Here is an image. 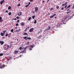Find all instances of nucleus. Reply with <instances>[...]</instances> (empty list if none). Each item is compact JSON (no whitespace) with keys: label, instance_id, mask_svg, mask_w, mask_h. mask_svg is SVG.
<instances>
[{"label":"nucleus","instance_id":"41","mask_svg":"<svg viewBox=\"0 0 74 74\" xmlns=\"http://www.w3.org/2000/svg\"><path fill=\"white\" fill-rule=\"evenodd\" d=\"M2 17H1V16H0V21H1V20L2 19Z\"/></svg>","mask_w":74,"mask_h":74},{"label":"nucleus","instance_id":"50","mask_svg":"<svg viewBox=\"0 0 74 74\" xmlns=\"http://www.w3.org/2000/svg\"><path fill=\"white\" fill-rule=\"evenodd\" d=\"M64 7H62V8H61V10H64Z\"/></svg>","mask_w":74,"mask_h":74},{"label":"nucleus","instance_id":"1","mask_svg":"<svg viewBox=\"0 0 74 74\" xmlns=\"http://www.w3.org/2000/svg\"><path fill=\"white\" fill-rule=\"evenodd\" d=\"M10 46L8 45L5 44V45L4 46H3V48L5 50H7L8 49Z\"/></svg>","mask_w":74,"mask_h":74},{"label":"nucleus","instance_id":"40","mask_svg":"<svg viewBox=\"0 0 74 74\" xmlns=\"http://www.w3.org/2000/svg\"><path fill=\"white\" fill-rule=\"evenodd\" d=\"M19 22V20H18L17 21V23H18Z\"/></svg>","mask_w":74,"mask_h":74},{"label":"nucleus","instance_id":"39","mask_svg":"<svg viewBox=\"0 0 74 74\" xmlns=\"http://www.w3.org/2000/svg\"><path fill=\"white\" fill-rule=\"evenodd\" d=\"M64 5H66L65 3V4L63 3L62 5V6H64Z\"/></svg>","mask_w":74,"mask_h":74},{"label":"nucleus","instance_id":"63","mask_svg":"<svg viewBox=\"0 0 74 74\" xmlns=\"http://www.w3.org/2000/svg\"><path fill=\"white\" fill-rule=\"evenodd\" d=\"M30 2H29V3H28V4L29 5V4H30Z\"/></svg>","mask_w":74,"mask_h":74},{"label":"nucleus","instance_id":"18","mask_svg":"<svg viewBox=\"0 0 74 74\" xmlns=\"http://www.w3.org/2000/svg\"><path fill=\"white\" fill-rule=\"evenodd\" d=\"M8 35V33H6V34H5V37H7Z\"/></svg>","mask_w":74,"mask_h":74},{"label":"nucleus","instance_id":"32","mask_svg":"<svg viewBox=\"0 0 74 74\" xmlns=\"http://www.w3.org/2000/svg\"><path fill=\"white\" fill-rule=\"evenodd\" d=\"M3 34H5V32L6 31V30H3Z\"/></svg>","mask_w":74,"mask_h":74},{"label":"nucleus","instance_id":"20","mask_svg":"<svg viewBox=\"0 0 74 74\" xmlns=\"http://www.w3.org/2000/svg\"><path fill=\"white\" fill-rule=\"evenodd\" d=\"M12 14V13H11V12H9L8 13V15H11Z\"/></svg>","mask_w":74,"mask_h":74},{"label":"nucleus","instance_id":"54","mask_svg":"<svg viewBox=\"0 0 74 74\" xmlns=\"http://www.w3.org/2000/svg\"><path fill=\"white\" fill-rule=\"evenodd\" d=\"M3 20H0V22H3Z\"/></svg>","mask_w":74,"mask_h":74},{"label":"nucleus","instance_id":"60","mask_svg":"<svg viewBox=\"0 0 74 74\" xmlns=\"http://www.w3.org/2000/svg\"><path fill=\"white\" fill-rule=\"evenodd\" d=\"M73 15L71 16V18H72V17H73Z\"/></svg>","mask_w":74,"mask_h":74},{"label":"nucleus","instance_id":"15","mask_svg":"<svg viewBox=\"0 0 74 74\" xmlns=\"http://www.w3.org/2000/svg\"><path fill=\"white\" fill-rule=\"evenodd\" d=\"M35 46L34 44L33 45H31V47L32 48H33V47H34Z\"/></svg>","mask_w":74,"mask_h":74},{"label":"nucleus","instance_id":"37","mask_svg":"<svg viewBox=\"0 0 74 74\" xmlns=\"http://www.w3.org/2000/svg\"><path fill=\"white\" fill-rule=\"evenodd\" d=\"M27 38V39H28L29 40H30L31 39V38H30V37H28V38Z\"/></svg>","mask_w":74,"mask_h":74},{"label":"nucleus","instance_id":"11","mask_svg":"<svg viewBox=\"0 0 74 74\" xmlns=\"http://www.w3.org/2000/svg\"><path fill=\"white\" fill-rule=\"evenodd\" d=\"M56 15V14H54L53 15H52L51 16H50V18H52L54 16H55V15Z\"/></svg>","mask_w":74,"mask_h":74},{"label":"nucleus","instance_id":"14","mask_svg":"<svg viewBox=\"0 0 74 74\" xmlns=\"http://www.w3.org/2000/svg\"><path fill=\"white\" fill-rule=\"evenodd\" d=\"M1 35L2 36H3L4 35V33H3L2 32H1Z\"/></svg>","mask_w":74,"mask_h":74},{"label":"nucleus","instance_id":"6","mask_svg":"<svg viewBox=\"0 0 74 74\" xmlns=\"http://www.w3.org/2000/svg\"><path fill=\"white\" fill-rule=\"evenodd\" d=\"M22 12H19L18 13V16H21V15H22Z\"/></svg>","mask_w":74,"mask_h":74},{"label":"nucleus","instance_id":"62","mask_svg":"<svg viewBox=\"0 0 74 74\" xmlns=\"http://www.w3.org/2000/svg\"><path fill=\"white\" fill-rule=\"evenodd\" d=\"M13 20H16V18H14V19H13Z\"/></svg>","mask_w":74,"mask_h":74},{"label":"nucleus","instance_id":"26","mask_svg":"<svg viewBox=\"0 0 74 74\" xmlns=\"http://www.w3.org/2000/svg\"><path fill=\"white\" fill-rule=\"evenodd\" d=\"M14 31V29H12L11 30H10V32H13Z\"/></svg>","mask_w":74,"mask_h":74},{"label":"nucleus","instance_id":"4","mask_svg":"<svg viewBox=\"0 0 74 74\" xmlns=\"http://www.w3.org/2000/svg\"><path fill=\"white\" fill-rule=\"evenodd\" d=\"M35 12H37V11H38V7H35Z\"/></svg>","mask_w":74,"mask_h":74},{"label":"nucleus","instance_id":"52","mask_svg":"<svg viewBox=\"0 0 74 74\" xmlns=\"http://www.w3.org/2000/svg\"><path fill=\"white\" fill-rule=\"evenodd\" d=\"M35 11H33V12H32V14H33L34 13H35Z\"/></svg>","mask_w":74,"mask_h":74},{"label":"nucleus","instance_id":"28","mask_svg":"<svg viewBox=\"0 0 74 74\" xmlns=\"http://www.w3.org/2000/svg\"><path fill=\"white\" fill-rule=\"evenodd\" d=\"M54 10V8H51L50 9V10L51 11L52 10Z\"/></svg>","mask_w":74,"mask_h":74},{"label":"nucleus","instance_id":"10","mask_svg":"<svg viewBox=\"0 0 74 74\" xmlns=\"http://www.w3.org/2000/svg\"><path fill=\"white\" fill-rule=\"evenodd\" d=\"M48 28H47V29H46L45 30V31H46V30H49V29H50V27L49 26V27H48Z\"/></svg>","mask_w":74,"mask_h":74},{"label":"nucleus","instance_id":"48","mask_svg":"<svg viewBox=\"0 0 74 74\" xmlns=\"http://www.w3.org/2000/svg\"><path fill=\"white\" fill-rule=\"evenodd\" d=\"M16 18L17 19H19V17L18 16H17L16 17Z\"/></svg>","mask_w":74,"mask_h":74},{"label":"nucleus","instance_id":"30","mask_svg":"<svg viewBox=\"0 0 74 74\" xmlns=\"http://www.w3.org/2000/svg\"><path fill=\"white\" fill-rule=\"evenodd\" d=\"M34 21H35L34 22V23L35 24L36 23H37L36 20H34Z\"/></svg>","mask_w":74,"mask_h":74},{"label":"nucleus","instance_id":"42","mask_svg":"<svg viewBox=\"0 0 74 74\" xmlns=\"http://www.w3.org/2000/svg\"><path fill=\"white\" fill-rule=\"evenodd\" d=\"M5 65H4V64H3V65L2 67H5Z\"/></svg>","mask_w":74,"mask_h":74},{"label":"nucleus","instance_id":"55","mask_svg":"<svg viewBox=\"0 0 74 74\" xmlns=\"http://www.w3.org/2000/svg\"><path fill=\"white\" fill-rule=\"evenodd\" d=\"M29 42H28L27 43V45H28V44H29Z\"/></svg>","mask_w":74,"mask_h":74},{"label":"nucleus","instance_id":"23","mask_svg":"<svg viewBox=\"0 0 74 74\" xmlns=\"http://www.w3.org/2000/svg\"><path fill=\"white\" fill-rule=\"evenodd\" d=\"M35 17V16H32V18H33V19H34Z\"/></svg>","mask_w":74,"mask_h":74},{"label":"nucleus","instance_id":"12","mask_svg":"<svg viewBox=\"0 0 74 74\" xmlns=\"http://www.w3.org/2000/svg\"><path fill=\"white\" fill-rule=\"evenodd\" d=\"M24 47L23 48V47H20V48H19V50H22V49H24Z\"/></svg>","mask_w":74,"mask_h":74},{"label":"nucleus","instance_id":"9","mask_svg":"<svg viewBox=\"0 0 74 74\" xmlns=\"http://www.w3.org/2000/svg\"><path fill=\"white\" fill-rule=\"evenodd\" d=\"M5 2V1L4 0H3L2 1H1V2H0V4L1 5H2L3 4V2Z\"/></svg>","mask_w":74,"mask_h":74},{"label":"nucleus","instance_id":"35","mask_svg":"<svg viewBox=\"0 0 74 74\" xmlns=\"http://www.w3.org/2000/svg\"><path fill=\"white\" fill-rule=\"evenodd\" d=\"M24 52L25 51H21V52H20V53H22L23 54Z\"/></svg>","mask_w":74,"mask_h":74},{"label":"nucleus","instance_id":"24","mask_svg":"<svg viewBox=\"0 0 74 74\" xmlns=\"http://www.w3.org/2000/svg\"><path fill=\"white\" fill-rule=\"evenodd\" d=\"M12 44H10V46L9 47V48L10 49L11 47L12 46Z\"/></svg>","mask_w":74,"mask_h":74},{"label":"nucleus","instance_id":"25","mask_svg":"<svg viewBox=\"0 0 74 74\" xmlns=\"http://www.w3.org/2000/svg\"><path fill=\"white\" fill-rule=\"evenodd\" d=\"M61 25L60 24H59V23L57 24V26L59 27H60Z\"/></svg>","mask_w":74,"mask_h":74},{"label":"nucleus","instance_id":"38","mask_svg":"<svg viewBox=\"0 0 74 74\" xmlns=\"http://www.w3.org/2000/svg\"><path fill=\"white\" fill-rule=\"evenodd\" d=\"M1 64H0V69H3L2 67L1 66Z\"/></svg>","mask_w":74,"mask_h":74},{"label":"nucleus","instance_id":"59","mask_svg":"<svg viewBox=\"0 0 74 74\" xmlns=\"http://www.w3.org/2000/svg\"><path fill=\"white\" fill-rule=\"evenodd\" d=\"M69 12H66V14H68L69 13Z\"/></svg>","mask_w":74,"mask_h":74},{"label":"nucleus","instance_id":"34","mask_svg":"<svg viewBox=\"0 0 74 74\" xmlns=\"http://www.w3.org/2000/svg\"><path fill=\"white\" fill-rule=\"evenodd\" d=\"M29 6V4H28V5H26L25 6V7H28Z\"/></svg>","mask_w":74,"mask_h":74},{"label":"nucleus","instance_id":"36","mask_svg":"<svg viewBox=\"0 0 74 74\" xmlns=\"http://www.w3.org/2000/svg\"><path fill=\"white\" fill-rule=\"evenodd\" d=\"M18 25H19V24H18V23H16L15 25H16V26H18Z\"/></svg>","mask_w":74,"mask_h":74},{"label":"nucleus","instance_id":"58","mask_svg":"<svg viewBox=\"0 0 74 74\" xmlns=\"http://www.w3.org/2000/svg\"><path fill=\"white\" fill-rule=\"evenodd\" d=\"M63 23H64V24H66V23L65 22H63Z\"/></svg>","mask_w":74,"mask_h":74},{"label":"nucleus","instance_id":"21","mask_svg":"<svg viewBox=\"0 0 74 74\" xmlns=\"http://www.w3.org/2000/svg\"><path fill=\"white\" fill-rule=\"evenodd\" d=\"M37 38H38V39H39L40 38H41V36L40 35V36H38Z\"/></svg>","mask_w":74,"mask_h":74},{"label":"nucleus","instance_id":"44","mask_svg":"<svg viewBox=\"0 0 74 74\" xmlns=\"http://www.w3.org/2000/svg\"><path fill=\"white\" fill-rule=\"evenodd\" d=\"M8 13V10H6L5 11V13Z\"/></svg>","mask_w":74,"mask_h":74},{"label":"nucleus","instance_id":"31","mask_svg":"<svg viewBox=\"0 0 74 74\" xmlns=\"http://www.w3.org/2000/svg\"><path fill=\"white\" fill-rule=\"evenodd\" d=\"M15 31H16V32H19V30H18V29H17Z\"/></svg>","mask_w":74,"mask_h":74},{"label":"nucleus","instance_id":"13","mask_svg":"<svg viewBox=\"0 0 74 74\" xmlns=\"http://www.w3.org/2000/svg\"><path fill=\"white\" fill-rule=\"evenodd\" d=\"M21 25L22 26L24 25V22H21Z\"/></svg>","mask_w":74,"mask_h":74},{"label":"nucleus","instance_id":"64","mask_svg":"<svg viewBox=\"0 0 74 74\" xmlns=\"http://www.w3.org/2000/svg\"><path fill=\"white\" fill-rule=\"evenodd\" d=\"M4 38H5V37H3L2 38V39H3Z\"/></svg>","mask_w":74,"mask_h":74},{"label":"nucleus","instance_id":"22","mask_svg":"<svg viewBox=\"0 0 74 74\" xmlns=\"http://www.w3.org/2000/svg\"><path fill=\"white\" fill-rule=\"evenodd\" d=\"M27 36H24V37H23V38L24 39H26V38H27Z\"/></svg>","mask_w":74,"mask_h":74},{"label":"nucleus","instance_id":"2","mask_svg":"<svg viewBox=\"0 0 74 74\" xmlns=\"http://www.w3.org/2000/svg\"><path fill=\"white\" fill-rule=\"evenodd\" d=\"M29 47V46H26L25 47V48H24V49L23 50V51H24V53H26L27 51H26V49L28 48Z\"/></svg>","mask_w":74,"mask_h":74},{"label":"nucleus","instance_id":"29","mask_svg":"<svg viewBox=\"0 0 74 74\" xmlns=\"http://www.w3.org/2000/svg\"><path fill=\"white\" fill-rule=\"evenodd\" d=\"M28 35L27 33H24L23 34V35Z\"/></svg>","mask_w":74,"mask_h":74},{"label":"nucleus","instance_id":"7","mask_svg":"<svg viewBox=\"0 0 74 74\" xmlns=\"http://www.w3.org/2000/svg\"><path fill=\"white\" fill-rule=\"evenodd\" d=\"M4 43V42L3 41H0V44H1V45H3Z\"/></svg>","mask_w":74,"mask_h":74},{"label":"nucleus","instance_id":"45","mask_svg":"<svg viewBox=\"0 0 74 74\" xmlns=\"http://www.w3.org/2000/svg\"><path fill=\"white\" fill-rule=\"evenodd\" d=\"M27 28H26L25 29V30H24V31H27Z\"/></svg>","mask_w":74,"mask_h":74},{"label":"nucleus","instance_id":"17","mask_svg":"<svg viewBox=\"0 0 74 74\" xmlns=\"http://www.w3.org/2000/svg\"><path fill=\"white\" fill-rule=\"evenodd\" d=\"M31 19V17H30L28 19V21H30V20Z\"/></svg>","mask_w":74,"mask_h":74},{"label":"nucleus","instance_id":"61","mask_svg":"<svg viewBox=\"0 0 74 74\" xmlns=\"http://www.w3.org/2000/svg\"><path fill=\"white\" fill-rule=\"evenodd\" d=\"M69 9H70V8H69V9H68V10H67V11H69Z\"/></svg>","mask_w":74,"mask_h":74},{"label":"nucleus","instance_id":"49","mask_svg":"<svg viewBox=\"0 0 74 74\" xmlns=\"http://www.w3.org/2000/svg\"><path fill=\"white\" fill-rule=\"evenodd\" d=\"M10 37H11L10 35H8V37H9V38H10Z\"/></svg>","mask_w":74,"mask_h":74},{"label":"nucleus","instance_id":"56","mask_svg":"<svg viewBox=\"0 0 74 74\" xmlns=\"http://www.w3.org/2000/svg\"><path fill=\"white\" fill-rule=\"evenodd\" d=\"M40 31H38V34H39L40 33Z\"/></svg>","mask_w":74,"mask_h":74},{"label":"nucleus","instance_id":"46","mask_svg":"<svg viewBox=\"0 0 74 74\" xmlns=\"http://www.w3.org/2000/svg\"><path fill=\"white\" fill-rule=\"evenodd\" d=\"M33 0H29V1L30 2H32V1H33Z\"/></svg>","mask_w":74,"mask_h":74},{"label":"nucleus","instance_id":"16","mask_svg":"<svg viewBox=\"0 0 74 74\" xmlns=\"http://www.w3.org/2000/svg\"><path fill=\"white\" fill-rule=\"evenodd\" d=\"M4 54L3 53H0V57L1 56L3 55Z\"/></svg>","mask_w":74,"mask_h":74},{"label":"nucleus","instance_id":"43","mask_svg":"<svg viewBox=\"0 0 74 74\" xmlns=\"http://www.w3.org/2000/svg\"><path fill=\"white\" fill-rule=\"evenodd\" d=\"M71 5H69L68 6V8H70V7H71Z\"/></svg>","mask_w":74,"mask_h":74},{"label":"nucleus","instance_id":"57","mask_svg":"<svg viewBox=\"0 0 74 74\" xmlns=\"http://www.w3.org/2000/svg\"><path fill=\"white\" fill-rule=\"evenodd\" d=\"M64 21H65V20H62V22H64Z\"/></svg>","mask_w":74,"mask_h":74},{"label":"nucleus","instance_id":"51","mask_svg":"<svg viewBox=\"0 0 74 74\" xmlns=\"http://www.w3.org/2000/svg\"><path fill=\"white\" fill-rule=\"evenodd\" d=\"M67 7V5H65V7H64V8H66V7Z\"/></svg>","mask_w":74,"mask_h":74},{"label":"nucleus","instance_id":"3","mask_svg":"<svg viewBox=\"0 0 74 74\" xmlns=\"http://www.w3.org/2000/svg\"><path fill=\"white\" fill-rule=\"evenodd\" d=\"M71 19V17L69 18V16H66L65 18V19H64V20L66 19L67 21H69V19Z\"/></svg>","mask_w":74,"mask_h":74},{"label":"nucleus","instance_id":"47","mask_svg":"<svg viewBox=\"0 0 74 74\" xmlns=\"http://www.w3.org/2000/svg\"><path fill=\"white\" fill-rule=\"evenodd\" d=\"M73 7L72 8V9H73V8H74V4H73Z\"/></svg>","mask_w":74,"mask_h":74},{"label":"nucleus","instance_id":"19","mask_svg":"<svg viewBox=\"0 0 74 74\" xmlns=\"http://www.w3.org/2000/svg\"><path fill=\"white\" fill-rule=\"evenodd\" d=\"M11 7L10 6H9V7H8V10H10L11 9Z\"/></svg>","mask_w":74,"mask_h":74},{"label":"nucleus","instance_id":"33","mask_svg":"<svg viewBox=\"0 0 74 74\" xmlns=\"http://www.w3.org/2000/svg\"><path fill=\"white\" fill-rule=\"evenodd\" d=\"M56 8H57V9H59V7L58 6H56Z\"/></svg>","mask_w":74,"mask_h":74},{"label":"nucleus","instance_id":"5","mask_svg":"<svg viewBox=\"0 0 74 74\" xmlns=\"http://www.w3.org/2000/svg\"><path fill=\"white\" fill-rule=\"evenodd\" d=\"M34 30V28H31V29H29V32H32L33 31V30Z\"/></svg>","mask_w":74,"mask_h":74},{"label":"nucleus","instance_id":"27","mask_svg":"<svg viewBox=\"0 0 74 74\" xmlns=\"http://www.w3.org/2000/svg\"><path fill=\"white\" fill-rule=\"evenodd\" d=\"M21 5V4L20 3H19L17 5V6L18 7H20V6Z\"/></svg>","mask_w":74,"mask_h":74},{"label":"nucleus","instance_id":"53","mask_svg":"<svg viewBox=\"0 0 74 74\" xmlns=\"http://www.w3.org/2000/svg\"><path fill=\"white\" fill-rule=\"evenodd\" d=\"M32 50V49H31V48H30L29 49V51H31Z\"/></svg>","mask_w":74,"mask_h":74},{"label":"nucleus","instance_id":"8","mask_svg":"<svg viewBox=\"0 0 74 74\" xmlns=\"http://www.w3.org/2000/svg\"><path fill=\"white\" fill-rule=\"evenodd\" d=\"M19 52V51H17L16 50V51H14V52L13 53L14 54H16V53H18V52Z\"/></svg>","mask_w":74,"mask_h":74}]
</instances>
